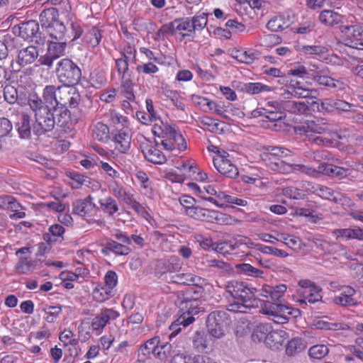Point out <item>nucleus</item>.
Instances as JSON below:
<instances>
[{
    "label": "nucleus",
    "mask_w": 363,
    "mask_h": 363,
    "mask_svg": "<svg viewBox=\"0 0 363 363\" xmlns=\"http://www.w3.org/2000/svg\"><path fill=\"white\" fill-rule=\"evenodd\" d=\"M119 316V313L113 308L102 309L95 315L91 323V329L96 335L102 333L104 328L111 320H115Z\"/></svg>",
    "instance_id": "a211bd4d"
},
{
    "label": "nucleus",
    "mask_w": 363,
    "mask_h": 363,
    "mask_svg": "<svg viewBox=\"0 0 363 363\" xmlns=\"http://www.w3.org/2000/svg\"><path fill=\"white\" fill-rule=\"evenodd\" d=\"M28 104L35 113V123L33 126V133L40 135L52 130L55 119L54 113L51 111V108L44 106L41 99L36 95L30 96Z\"/></svg>",
    "instance_id": "20e7f679"
},
{
    "label": "nucleus",
    "mask_w": 363,
    "mask_h": 363,
    "mask_svg": "<svg viewBox=\"0 0 363 363\" xmlns=\"http://www.w3.org/2000/svg\"><path fill=\"white\" fill-rule=\"evenodd\" d=\"M228 52L231 57L247 65L252 64L259 56V51L253 48H234L229 50Z\"/></svg>",
    "instance_id": "412c9836"
},
{
    "label": "nucleus",
    "mask_w": 363,
    "mask_h": 363,
    "mask_svg": "<svg viewBox=\"0 0 363 363\" xmlns=\"http://www.w3.org/2000/svg\"><path fill=\"white\" fill-rule=\"evenodd\" d=\"M130 206L135 210L138 213L140 214L143 218H145L150 224L153 223V219L151 215V211L149 208H147L141 204H140L136 199L133 201Z\"/></svg>",
    "instance_id": "774afa93"
},
{
    "label": "nucleus",
    "mask_w": 363,
    "mask_h": 363,
    "mask_svg": "<svg viewBox=\"0 0 363 363\" xmlns=\"http://www.w3.org/2000/svg\"><path fill=\"white\" fill-rule=\"evenodd\" d=\"M59 278L61 280V284L67 289L74 288L73 282H77L76 275L72 271L65 270L60 272Z\"/></svg>",
    "instance_id": "680f3d73"
},
{
    "label": "nucleus",
    "mask_w": 363,
    "mask_h": 363,
    "mask_svg": "<svg viewBox=\"0 0 363 363\" xmlns=\"http://www.w3.org/2000/svg\"><path fill=\"white\" fill-rule=\"evenodd\" d=\"M228 324L226 313L223 311H213L207 318V330L209 335L215 338H221Z\"/></svg>",
    "instance_id": "4468645a"
},
{
    "label": "nucleus",
    "mask_w": 363,
    "mask_h": 363,
    "mask_svg": "<svg viewBox=\"0 0 363 363\" xmlns=\"http://www.w3.org/2000/svg\"><path fill=\"white\" fill-rule=\"evenodd\" d=\"M38 56V51L35 46H28L21 50L18 55V62L21 66L31 64Z\"/></svg>",
    "instance_id": "e433bc0d"
},
{
    "label": "nucleus",
    "mask_w": 363,
    "mask_h": 363,
    "mask_svg": "<svg viewBox=\"0 0 363 363\" xmlns=\"http://www.w3.org/2000/svg\"><path fill=\"white\" fill-rule=\"evenodd\" d=\"M286 91L297 98H309L315 93V91L303 84L302 82L295 80H291L286 86Z\"/></svg>",
    "instance_id": "bb28decb"
},
{
    "label": "nucleus",
    "mask_w": 363,
    "mask_h": 363,
    "mask_svg": "<svg viewBox=\"0 0 363 363\" xmlns=\"http://www.w3.org/2000/svg\"><path fill=\"white\" fill-rule=\"evenodd\" d=\"M170 280L173 283L179 284L194 285L201 290L204 280L200 277L196 276L191 273H182L172 275Z\"/></svg>",
    "instance_id": "a878e982"
},
{
    "label": "nucleus",
    "mask_w": 363,
    "mask_h": 363,
    "mask_svg": "<svg viewBox=\"0 0 363 363\" xmlns=\"http://www.w3.org/2000/svg\"><path fill=\"white\" fill-rule=\"evenodd\" d=\"M290 152V150L284 147L269 146L264 147V151L261 154V157L264 161L267 162V160L270 161L277 157L289 156Z\"/></svg>",
    "instance_id": "79ce46f5"
},
{
    "label": "nucleus",
    "mask_w": 363,
    "mask_h": 363,
    "mask_svg": "<svg viewBox=\"0 0 363 363\" xmlns=\"http://www.w3.org/2000/svg\"><path fill=\"white\" fill-rule=\"evenodd\" d=\"M213 164L220 174L229 178H235L238 175V168L233 164L225 150H217V155L213 157Z\"/></svg>",
    "instance_id": "2eb2a0df"
},
{
    "label": "nucleus",
    "mask_w": 363,
    "mask_h": 363,
    "mask_svg": "<svg viewBox=\"0 0 363 363\" xmlns=\"http://www.w3.org/2000/svg\"><path fill=\"white\" fill-rule=\"evenodd\" d=\"M321 289L314 283L307 279H301L298 283L296 294L293 299L300 304L313 303L321 299Z\"/></svg>",
    "instance_id": "1a4fd4ad"
},
{
    "label": "nucleus",
    "mask_w": 363,
    "mask_h": 363,
    "mask_svg": "<svg viewBox=\"0 0 363 363\" xmlns=\"http://www.w3.org/2000/svg\"><path fill=\"white\" fill-rule=\"evenodd\" d=\"M36 263L37 262L35 260L28 259L26 257L20 256L16 269L19 274H28L35 269Z\"/></svg>",
    "instance_id": "603ef678"
},
{
    "label": "nucleus",
    "mask_w": 363,
    "mask_h": 363,
    "mask_svg": "<svg viewBox=\"0 0 363 363\" xmlns=\"http://www.w3.org/2000/svg\"><path fill=\"white\" fill-rule=\"evenodd\" d=\"M244 90L250 94H258L262 92H269L272 88L260 82H249L245 84Z\"/></svg>",
    "instance_id": "6e6d98bb"
},
{
    "label": "nucleus",
    "mask_w": 363,
    "mask_h": 363,
    "mask_svg": "<svg viewBox=\"0 0 363 363\" xmlns=\"http://www.w3.org/2000/svg\"><path fill=\"white\" fill-rule=\"evenodd\" d=\"M73 211L79 216L91 222L94 220V218L96 216L99 208L93 202V198L89 196L84 200H79L74 202L73 204Z\"/></svg>",
    "instance_id": "6ab92c4d"
},
{
    "label": "nucleus",
    "mask_w": 363,
    "mask_h": 363,
    "mask_svg": "<svg viewBox=\"0 0 363 363\" xmlns=\"http://www.w3.org/2000/svg\"><path fill=\"white\" fill-rule=\"evenodd\" d=\"M306 189L320 198L332 201L336 203L350 206L351 201L345 197L342 193L335 191L330 187L320 184H311L308 183Z\"/></svg>",
    "instance_id": "ddd939ff"
},
{
    "label": "nucleus",
    "mask_w": 363,
    "mask_h": 363,
    "mask_svg": "<svg viewBox=\"0 0 363 363\" xmlns=\"http://www.w3.org/2000/svg\"><path fill=\"white\" fill-rule=\"evenodd\" d=\"M338 291L339 294L333 298L334 303L342 306H353L356 303V300L354 298L355 290L352 287L341 286L338 289Z\"/></svg>",
    "instance_id": "5701e85b"
},
{
    "label": "nucleus",
    "mask_w": 363,
    "mask_h": 363,
    "mask_svg": "<svg viewBox=\"0 0 363 363\" xmlns=\"http://www.w3.org/2000/svg\"><path fill=\"white\" fill-rule=\"evenodd\" d=\"M56 74L60 82L65 86L77 84L81 78V70L71 60L65 58L57 64Z\"/></svg>",
    "instance_id": "6e6552de"
},
{
    "label": "nucleus",
    "mask_w": 363,
    "mask_h": 363,
    "mask_svg": "<svg viewBox=\"0 0 363 363\" xmlns=\"http://www.w3.org/2000/svg\"><path fill=\"white\" fill-rule=\"evenodd\" d=\"M272 327L269 323H261L254 329L252 338L254 342L266 343Z\"/></svg>",
    "instance_id": "37998d69"
},
{
    "label": "nucleus",
    "mask_w": 363,
    "mask_h": 363,
    "mask_svg": "<svg viewBox=\"0 0 363 363\" xmlns=\"http://www.w3.org/2000/svg\"><path fill=\"white\" fill-rule=\"evenodd\" d=\"M306 347L305 340L300 337H294L287 343L286 352L292 356L303 351Z\"/></svg>",
    "instance_id": "09e8293b"
},
{
    "label": "nucleus",
    "mask_w": 363,
    "mask_h": 363,
    "mask_svg": "<svg viewBox=\"0 0 363 363\" xmlns=\"http://www.w3.org/2000/svg\"><path fill=\"white\" fill-rule=\"evenodd\" d=\"M135 178L140 185L141 193L150 196L152 194V187L147 174L143 171H138L135 174Z\"/></svg>",
    "instance_id": "3c124183"
},
{
    "label": "nucleus",
    "mask_w": 363,
    "mask_h": 363,
    "mask_svg": "<svg viewBox=\"0 0 363 363\" xmlns=\"http://www.w3.org/2000/svg\"><path fill=\"white\" fill-rule=\"evenodd\" d=\"M31 116L26 113H21L17 122V130L20 137L23 139H27L30 137L31 133L30 126Z\"/></svg>",
    "instance_id": "c9c22d12"
},
{
    "label": "nucleus",
    "mask_w": 363,
    "mask_h": 363,
    "mask_svg": "<svg viewBox=\"0 0 363 363\" xmlns=\"http://www.w3.org/2000/svg\"><path fill=\"white\" fill-rule=\"evenodd\" d=\"M137 142L145 158L155 164H162L166 160V156L157 148V145L143 135L137 137Z\"/></svg>",
    "instance_id": "9b49d317"
},
{
    "label": "nucleus",
    "mask_w": 363,
    "mask_h": 363,
    "mask_svg": "<svg viewBox=\"0 0 363 363\" xmlns=\"http://www.w3.org/2000/svg\"><path fill=\"white\" fill-rule=\"evenodd\" d=\"M252 241L247 237L238 236L230 242H223L215 245V251L223 254L230 255L240 247H252Z\"/></svg>",
    "instance_id": "aec40b11"
},
{
    "label": "nucleus",
    "mask_w": 363,
    "mask_h": 363,
    "mask_svg": "<svg viewBox=\"0 0 363 363\" xmlns=\"http://www.w3.org/2000/svg\"><path fill=\"white\" fill-rule=\"evenodd\" d=\"M328 352L329 349L325 345H316L309 349L308 354L312 359H321Z\"/></svg>",
    "instance_id": "0e129e2a"
},
{
    "label": "nucleus",
    "mask_w": 363,
    "mask_h": 363,
    "mask_svg": "<svg viewBox=\"0 0 363 363\" xmlns=\"http://www.w3.org/2000/svg\"><path fill=\"white\" fill-rule=\"evenodd\" d=\"M340 32L346 37V45L355 48H363V29L360 26H341Z\"/></svg>",
    "instance_id": "dca6fc26"
},
{
    "label": "nucleus",
    "mask_w": 363,
    "mask_h": 363,
    "mask_svg": "<svg viewBox=\"0 0 363 363\" xmlns=\"http://www.w3.org/2000/svg\"><path fill=\"white\" fill-rule=\"evenodd\" d=\"M259 289L247 283L232 281L226 286V293L230 296L227 309L232 312L247 313L253 306L256 294Z\"/></svg>",
    "instance_id": "f257e3e1"
},
{
    "label": "nucleus",
    "mask_w": 363,
    "mask_h": 363,
    "mask_svg": "<svg viewBox=\"0 0 363 363\" xmlns=\"http://www.w3.org/2000/svg\"><path fill=\"white\" fill-rule=\"evenodd\" d=\"M158 343V337H154L146 341L138 350V357L144 361L150 357L151 354L155 356V346Z\"/></svg>",
    "instance_id": "ea45409f"
},
{
    "label": "nucleus",
    "mask_w": 363,
    "mask_h": 363,
    "mask_svg": "<svg viewBox=\"0 0 363 363\" xmlns=\"http://www.w3.org/2000/svg\"><path fill=\"white\" fill-rule=\"evenodd\" d=\"M104 213L109 216H113L119 210L116 201L111 196H106L99 201Z\"/></svg>",
    "instance_id": "de8ad7c7"
},
{
    "label": "nucleus",
    "mask_w": 363,
    "mask_h": 363,
    "mask_svg": "<svg viewBox=\"0 0 363 363\" xmlns=\"http://www.w3.org/2000/svg\"><path fill=\"white\" fill-rule=\"evenodd\" d=\"M59 339L65 346H72L74 347V352H71V355H78L77 346L78 345L79 341L72 330H65L60 334Z\"/></svg>",
    "instance_id": "a18cd8bd"
},
{
    "label": "nucleus",
    "mask_w": 363,
    "mask_h": 363,
    "mask_svg": "<svg viewBox=\"0 0 363 363\" xmlns=\"http://www.w3.org/2000/svg\"><path fill=\"white\" fill-rule=\"evenodd\" d=\"M93 298L97 302H104L113 296V291L102 284H98L92 292Z\"/></svg>",
    "instance_id": "49530a36"
},
{
    "label": "nucleus",
    "mask_w": 363,
    "mask_h": 363,
    "mask_svg": "<svg viewBox=\"0 0 363 363\" xmlns=\"http://www.w3.org/2000/svg\"><path fill=\"white\" fill-rule=\"evenodd\" d=\"M316 329L320 330H346L349 328V325L343 323H330L323 320H317L314 323Z\"/></svg>",
    "instance_id": "13d9d810"
},
{
    "label": "nucleus",
    "mask_w": 363,
    "mask_h": 363,
    "mask_svg": "<svg viewBox=\"0 0 363 363\" xmlns=\"http://www.w3.org/2000/svg\"><path fill=\"white\" fill-rule=\"evenodd\" d=\"M109 128L102 122L96 123L92 128V137L100 142H106L109 138Z\"/></svg>",
    "instance_id": "c03bdc74"
},
{
    "label": "nucleus",
    "mask_w": 363,
    "mask_h": 363,
    "mask_svg": "<svg viewBox=\"0 0 363 363\" xmlns=\"http://www.w3.org/2000/svg\"><path fill=\"white\" fill-rule=\"evenodd\" d=\"M236 268L240 272L248 276L261 277L263 274L262 271L247 263L237 264Z\"/></svg>",
    "instance_id": "338daca9"
},
{
    "label": "nucleus",
    "mask_w": 363,
    "mask_h": 363,
    "mask_svg": "<svg viewBox=\"0 0 363 363\" xmlns=\"http://www.w3.org/2000/svg\"><path fill=\"white\" fill-rule=\"evenodd\" d=\"M192 289H190L187 291L184 299L179 303V307L181 311H183V314L175 323H172L169 326V329L174 330L169 335L170 338L176 336L180 330V328H176L178 325H182L184 327L189 325L194 321V318L192 315L197 314L200 311V308H199V300L198 299V297L190 298L189 296L191 293Z\"/></svg>",
    "instance_id": "39448f33"
},
{
    "label": "nucleus",
    "mask_w": 363,
    "mask_h": 363,
    "mask_svg": "<svg viewBox=\"0 0 363 363\" xmlns=\"http://www.w3.org/2000/svg\"><path fill=\"white\" fill-rule=\"evenodd\" d=\"M284 110L296 114H303L307 111L308 105L305 102L287 101L284 103Z\"/></svg>",
    "instance_id": "4d7b16f0"
},
{
    "label": "nucleus",
    "mask_w": 363,
    "mask_h": 363,
    "mask_svg": "<svg viewBox=\"0 0 363 363\" xmlns=\"http://www.w3.org/2000/svg\"><path fill=\"white\" fill-rule=\"evenodd\" d=\"M315 81L321 85L333 87L338 90H342L345 87L344 82L335 80L328 76L319 75Z\"/></svg>",
    "instance_id": "bf43d9fd"
},
{
    "label": "nucleus",
    "mask_w": 363,
    "mask_h": 363,
    "mask_svg": "<svg viewBox=\"0 0 363 363\" xmlns=\"http://www.w3.org/2000/svg\"><path fill=\"white\" fill-rule=\"evenodd\" d=\"M291 22L289 13H281L273 16L268 21L267 28L273 32H279L288 28Z\"/></svg>",
    "instance_id": "c756f323"
},
{
    "label": "nucleus",
    "mask_w": 363,
    "mask_h": 363,
    "mask_svg": "<svg viewBox=\"0 0 363 363\" xmlns=\"http://www.w3.org/2000/svg\"><path fill=\"white\" fill-rule=\"evenodd\" d=\"M67 94V87L59 86L56 87L53 85H48L43 89V98L45 106L51 108V111H56V106L59 104H65V95Z\"/></svg>",
    "instance_id": "f8f14e48"
},
{
    "label": "nucleus",
    "mask_w": 363,
    "mask_h": 363,
    "mask_svg": "<svg viewBox=\"0 0 363 363\" xmlns=\"http://www.w3.org/2000/svg\"><path fill=\"white\" fill-rule=\"evenodd\" d=\"M318 20L326 26L333 27L342 23L343 16L333 10L325 9L320 13Z\"/></svg>",
    "instance_id": "72a5a7b5"
},
{
    "label": "nucleus",
    "mask_w": 363,
    "mask_h": 363,
    "mask_svg": "<svg viewBox=\"0 0 363 363\" xmlns=\"http://www.w3.org/2000/svg\"><path fill=\"white\" fill-rule=\"evenodd\" d=\"M202 199L213 203L216 206L222 208L228 204H235L240 206H245L247 201L245 199L227 194L224 191L217 190L212 184H206L202 186Z\"/></svg>",
    "instance_id": "423d86ee"
},
{
    "label": "nucleus",
    "mask_w": 363,
    "mask_h": 363,
    "mask_svg": "<svg viewBox=\"0 0 363 363\" xmlns=\"http://www.w3.org/2000/svg\"><path fill=\"white\" fill-rule=\"evenodd\" d=\"M14 33L23 39H28L35 36L38 30L39 25L35 21H28L21 23L18 27H14Z\"/></svg>",
    "instance_id": "473e14b6"
},
{
    "label": "nucleus",
    "mask_w": 363,
    "mask_h": 363,
    "mask_svg": "<svg viewBox=\"0 0 363 363\" xmlns=\"http://www.w3.org/2000/svg\"><path fill=\"white\" fill-rule=\"evenodd\" d=\"M174 24L176 33L181 35L182 38L192 36L195 33L189 17L175 19Z\"/></svg>",
    "instance_id": "4c0bfd02"
},
{
    "label": "nucleus",
    "mask_w": 363,
    "mask_h": 363,
    "mask_svg": "<svg viewBox=\"0 0 363 363\" xmlns=\"http://www.w3.org/2000/svg\"><path fill=\"white\" fill-rule=\"evenodd\" d=\"M108 188L109 191L118 199L123 201L130 206L135 199L134 195L127 191L122 185L119 184L116 181L111 182L108 184Z\"/></svg>",
    "instance_id": "393cba45"
},
{
    "label": "nucleus",
    "mask_w": 363,
    "mask_h": 363,
    "mask_svg": "<svg viewBox=\"0 0 363 363\" xmlns=\"http://www.w3.org/2000/svg\"><path fill=\"white\" fill-rule=\"evenodd\" d=\"M203 104L207 106L209 110L226 119L229 118L227 113L235 115L238 111L232 104L224 106V104H218L205 98L203 99Z\"/></svg>",
    "instance_id": "c85d7f7f"
},
{
    "label": "nucleus",
    "mask_w": 363,
    "mask_h": 363,
    "mask_svg": "<svg viewBox=\"0 0 363 363\" xmlns=\"http://www.w3.org/2000/svg\"><path fill=\"white\" fill-rule=\"evenodd\" d=\"M4 97L9 104H13L16 102L21 104V97L17 89L12 85H6L4 89Z\"/></svg>",
    "instance_id": "052dcab7"
},
{
    "label": "nucleus",
    "mask_w": 363,
    "mask_h": 363,
    "mask_svg": "<svg viewBox=\"0 0 363 363\" xmlns=\"http://www.w3.org/2000/svg\"><path fill=\"white\" fill-rule=\"evenodd\" d=\"M259 115L264 116L267 119L272 121H277L285 118L286 114L281 109L273 110L269 108H263L258 111Z\"/></svg>",
    "instance_id": "e2e57ef3"
},
{
    "label": "nucleus",
    "mask_w": 363,
    "mask_h": 363,
    "mask_svg": "<svg viewBox=\"0 0 363 363\" xmlns=\"http://www.w3.org/2000/svg\"><path fill=\"white\" fill-rule=\"evenodd\" d=\"M295 49L300 55H311L316 59L325 60L328 62V58L323 56L328 51V49L324 46L296 45Z\"/></svg>",
    "instance_id": "b1692460"
},
{
    "label": "nucleus",
    "mask_w": 363,
    "mask_h": 363,
    "mask_svg": "<svg viewBox=\"0 0 363 363\" xmlns=\"http://www.w3.org/2000/svg\"><path fill=\"white\" fill-rule=\"evenodd\" d=\"M165 272H176L182 267L183 263L177 257H171L163 262Z\"/></svg>",
    "instance_id": "69168bd1"
},
{
    "label": "nucleus",
    "mask_w": 363,
    "mask_h": 363,
    "mask_svg": "<svg viewBox=\"0 0 363 363\" xmlns=\"http://www.w3.org/2000/svg\"><path fill=\"white\" fill-rule=\"evenodd\" d=\"M289 337L288 333L284 330H273L268 336L266 345L272 349L277 350L282 346L286 339Z\"/></svg>",
    "instance_id": "f704fd0d"
},
{
    "label": "nucleus",
    "mask_w": 363,
    "mask_h": 363,
    "mask_svg": "<svg viewBox=\"0 0 363 363\" xmlns=\"http://www.w3.org/2000/svg\"><path fill=\"white\" fill-rule=\"evenodd\" d=\"M107 117L108 123L115 126L116 130L130 127L128 118L115 110H110L107 113Z\"/></svg>",
    "instance_id": "58836bf2"
},
{
    "label": "nucleus",
    "mask_w": 363,
    "mask_h": 363,
    "mask_svg": "<svg viewBox=\"0 0 363 363\" xmlns=\"http://www.w3.org/2000/svg\"><path fill=\"white\" fill-rule=\"evenodd\" d=\"M296 129L317 145H327L330 143L331 139L338 136L335 125L328 123L324 118L306 121L297 125Z\"/></svg>",
    "instance_id": "f03ea898"
},
{
    "label": "nucleus",
    "mask_w": 363,
    "mask_h": 363,
    "mask_svg": "<svg viewBox=\"0 0 363 363\" xmlns=\"http://www.w3.org/2000/svg\"><path fill=\"white\" fill-rule=\"evenodd\" d=\"M154 135L161 138V144L166 150L177 155L186 149V143L182 133L174 126L163 122L155 123L152 128Z\"/></svg>",
    "instance_id": "7ed1b4c3"
},
{
    "label": "nucleus",
    "mask_w": 363,
    "mask_h": 363,
    "mask_svg": "<svg viewBox=\"0 0 363 363\" xmlns=\"http://www.w3.org/2000/svg\"><path fill=\"white\" fill-rule=\"evenodd\" d=\"M67 47V40H50L48 43V52L54 59H57L65 54Z\"/></svg>",
    "instance_id": "a19ab883"
},
{
    "label": "nucleus",
    "mask_w": 363,
    "mask_h": 363,
    "mask_svg": "<svg viewBox=\"0 0 363 363\" xmlns=\"http://www.w3.org/2000/svg\"><path fill=\"white\" fill-rule=\"evenodd\" d=\"M319 172L320 174H325L331 177L339 179L344 178L351 174L350 169H345L332 164L322 163L319 164Z\"/></svg>",
    "instance_id": "2f4dec72"
},
{
    "label": "nucleus",
    "mask_w": 363,
    "mask_h": 363,
    "mask_svg": "<svg viewBox=\"0 0 363 363\" xmlns=\"http://www.w3.org/2000/svg\"><path fill=\"white\" fill-rule=\"evenodd\" d=\"M57 12L55 9L44 10L40 15V21L43 27L48 29V33L52 40H65V26L57 19Z\"/></svg>",
    "instance_id": "0eeeda50"
},
{
    "label": "nucleus",
    "mask_w": 363,
    "mask_h": 363,
    "mask_svg": "<svg viewBox=\"0 0 363 363\" xmlns=\"http://www.w3.org/2000/svg\"><path fill=\"white\" fill-rule=\"evenodd\" d=\"M112 141L116 150L122 154H128L132 142L131 128L126 127L116 130L113 133Z\"/></svg>",
    "instance_id": "f3484780"
},
{
    "label": "nucleus",
    "mask_w": 363,
    "mask_h": 363,
    "mask_svg": "<svg viewBox=\"0 0 363 363\" xmlns=\"http://www.w3.org/2000/svg\"><path fill=\"white\" fill-rule=\"evenodd\" d=\"M286 290V285L283 284L276 286L264 284L259 289V294L267 298L277 301L284 296Z\"/></svg>",
    "instance_id": "cd10ccee"
},
{
    "label": "nucleus",
    "mask_w": 363,
    "mask_h": 363,
    "mask_svg": "<svg viewBox=\"0 0 363 363\" xmlns=\"http://www.w3.org/2000/svg\"><path fill=\"white\" fill-rule=\"evenodd\" d=\"M332 234L337 240L356 239L363 240V229L359 227L337 229L333 230Z\"/></svg>",
    "instance_id": "7c9ffc66"
},
{
    "label": "nucleus",
    "mask_w": 363,
    "mask_h": 363,
    "mask_svg": "<svg viewBox=\"0 0 363 363\" xmlns=\"http://www.w3.org/2000/svg\"><path fill=\"white\" fill-rule=\"evenodd\" d=\"M101 30L96 26L91 28L85 35L84 39L91 47H96L101 39Z\"/></svg>",
    "instance_id": "864d4df0"
},
{
    "label": "nucleus",
    "mask_w": 363,
    "mask_h": 363,
    "mask_svg": "<svg viewBox=\"0 0 363 363\" xmlns=\"http://www.w3.org/2000/svg\"><path fill=\"white\" fill-rule=\"evenodd\" d=\"M200 220L220 225H230L232 223L233 218L228 214L216 210L204 208Z\"/></svg>",
    "instance_id": "4be33fe9"
},
{
    "label": "nucleus",
    "mask_w": 363,
    "mask_h": 363,
    "mask_svg": "<svg viewBox=\"0 0 363 363\" xmlns=\"http://www.w3.org/2000/svg\"><path fill=\"white\" fill-rule=\"evenodd\" d=\"M190 21L194 33L202 30L208 23V14L204 12H199L190 18Z\"/></svg>",
    "instance_id": "5fc2aeb1"
},
{
    "label": "nucleus",
    "mask_w": 363,
    "mask_h": 363,
    "mask_svg": "<svg viewBox=\"0 0 363 363\" xmlns=\"http://www.w3.org/2000/svg\"><path fill=\"white\" fill-rule=\"evenodd\" d=\"M260 311L279 324L287 323L291 316L295 317L298 313V310H296L291 306L272 303L264 304Z\"/></svg>",
    "instance_id": "9d476101"
},
{
    "label": "nucleus",
    "mask_w": 363,
    "mask_h": 363,
    "mask_svg": "<svg viewBox=\"0 0 363 363\" xmlns=\"http://www.w3.org/2000/svg\"><path fill=\"white\" fill-rule=\"evenodd\" d=\"M175 351H173L172 345L161 342L158 337V343L155 346V357L164 360L166 359L169 356L172 355Z\"/></svg>",
    "instance_id": "8fccbe9b"
}]
</instances>
